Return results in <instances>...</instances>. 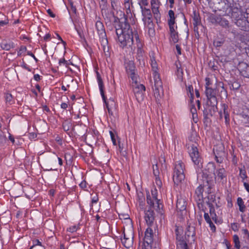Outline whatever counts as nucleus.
I'll list each match as a JSON object with an SVG mask.
<instances>
[{"label": "nucleus", "mask_w": 249, "mask_h": 249, "mask_svg": "<svg viewBox=\"0 0 249 249\" xmlns=\"http://www.w3.org/2000/svg\"><path fill=\"white\" fill-rule=\"evenodd\" d=\"M205 93L207 97V103L210 104L217 105L218 102L216 97L217 91L215 88H207V89H205Z\"/></svg>", "instance_id": "obj_15"}, {"label": "nucleus", "mask_w": 249, "mask_h": 249, "mask_svg": "<svg viewBox=\"0 0 249 249\" xmlns=\"http://www.w3.org/2000/svg\"><path fill=\"white\" fill-rule=\"evenodd\" d=\"M187 91L188 94H190V95L192 96L193 94H194V89L192 85H190L187 88Z\"/></svg>", "instance_id": "obj_64"}, {"label": "nucleus", "mask_w": 249, "mask_h": 249, "mask_svg": "<svg viewBox=\"0 0 249 249\" xmlns=\"http://www.w3.org/2000/svg\"><path fill=\"white\" fill-rule=\"evenodd\" d=\"M138 198L140 206L142 207L144 206L145 198L142 193L140 192L138 194Z\"/></svg>", "instance_id": "obj_49"}, {"label": "nucleus", "mask_w": 249, "mask_h": 249, "mask_svg": "<svg viewBox=\"0 0 249 249\" xmlns=\"http://www.w3.org/2000/svg\"><path fill=\"white\" fill-rule=\"evenodd\" d=\"M177 71L176 74L178 78L182 79L183 76V71L182 69L181 68V64L180 62H178V64L176 63Z\"/></svg>", "instance_id": "obj_34"}, {"label": "nucleus", "mask_w": 249, "mask_h": 249, "mask_svg": "<svg viewBox=\"0 0 249 249\" xmlns=\"http://www.w3.org/2000/svg\"><path fill=\"white\" fill-rule=\"evenodd\" d=\"M151 65L152 69L153 71H154V75L157 73H159L157 72L158 70V64L157 62L155 60V57H153L151 58Z\"/></svg>", "instance_id": "obj_42"}, {"label": "nucleus", "mask_w": 249, "mask_h": 249, "mask_svg": "<svg viewBox=\"0 0 249 249\" xmlns=\"http://www.w3.org/2000/svg\"><path fill=\"white\" fill-rule=\"evenodd\" d=\"M99 6L100 8H101L102 13H103L104 11L106 12L107 10V0H101L99 2Z\"/></svg>", "instance_id": "obj_40"}, {"label": "nucleus", "mask_w": 249, "mask_h": 249, "mask_svg": "<svg viewBox=\"0 0 249 249\" xmlns=\"http://www.w3.org/2000/svg\"><path fill=\"white\" fill-rule=\"evenodd\" d=\"M114 26L117 36L116 40L119 43L120 47H131L133 45V36L134 29L133 30L128 22L127 17L124 14V18H119L114 16Z\"/></svg>", "instance_id": "obj_1"}, {"label": "nucleus", "mask_w": 249, "mask_h": 249, "mask_svg": "<svg viewBox=\"0 0 249 249\" xmlns=\"http://www.w3.org/2000/svg\"><path fill=\"white\" fill-rule=\"evenodd\" d=\"M229 85L230 89L232 90H237L241 86L240 83L236 80H234L233 81H230Z\"/></svg>", "instance_id": "obj_37"}, {"label": "nucleus", "mask_w": 249, "mask_h": 249, "mask_svg": "<svg viewBox=\"0 0 249 249\" xmlns=\"http://www.w3.org/2000/svg\"><path fill=\"white\" fill-rule=\"evenodd\" d=\"M218 24L222 26L223 27H228L229 25V21L224 18L220 17Z\"/></svg>", "instance_id": "obj_48"}, {"label": "nucleus", "mask_w": 249, "mask_h": 249, "mask_svg": "<svg viewBox=\"0 0 249 249\" xmlns=\"http://www.w3.org/2000/svg\"><path fill=\"white\" fill-rule=\"evenodd\" d=\"M125 67L126 72L129 75L133 81H136L137 79V75L135 73L136 67L133 61H129L125 63Z\"/></svg>", "instance_id": "obj_18"}, {"label": "nucleus", "mask_w": 249, "mask_h": 249, "mask_svg": "<svg viewBox=\"0 0 249 249\" xmlns=\"http://www.w3.org/2000/svg\"><path fill=\"white\" fill-rule=\"evenodd\" d=\"M182 231H183V230L182 229V227H179L177 226H176V229H175L176 235L181 234Z\"/></svg>", "instance_id": "obj_63"}, {"label": "nucleus", "mask_w": 249, "mask_h": 249, "mask_svg": "<svg viewBox=\"0 0 249 249\" xmlns=\"http://www.w3.org/2000/svg\"><path fill=\"white\" fill-rule=\"evenodd\" d=\"M99 90L100 91L101 95L103 99V100H106V95L105 93V86L103 82V81H101L98 82Z\"/></svg>", "instance_id": "obj_33"}, {"label": "nucleus", "mask_w": 249, "mask_h": 249, "mask_svg": "<svg viewBox=\"0 0 249 249\" xmlns=\"http://www.w3.org/2000/svg\"><path fill=\"white\" fill-rule=\"evenodd\" d=\"M187 202L184 198L180 197L178 198L176 204L177 209L178 211L186 212Z\"/></svg>", "instance_id": "obj_23"}, {"label": "nucleus", "mask_w": 249, "mask_h": 249, "mask_svg": "<svg viewBox=\"0 0 249 249\" xmlns=\"http://www.w3.org/2000/svg\"><path fill=\"white\" fill-rule=\"evenodd\" d=\"M153 243V231L151 227H148L145 231L142 249H152Z\"/></svg>", "instance_id": "obj_13"}, {"label": "nucleus", "mask_w": 249, "mask_h": 249, "mask_svg": "<svg viewBox=\"0 0 249 249\" xmlns=\"http://www.w3.org/2000/svg\"><path fill=\"white\" fill-rule=\"evenodd\" d=\"M68 2L70 6L71 9H69V8H68V9L70 15V16L71 18L72 16L77 15V9L76 7L73 5V2L72 1V0H69L68 1Z\"/></svg>", "instance_id": "obj_31"}, {"label": "nucleus", "mask_w": 249, "mask_h": 249, "mask_svg": "<svg viewBox=\"0 0 249 249\" xmlns=\"http://www.w3.org/2000/svg\"><path fill=\"white\" fill-rule=\"evenodd\" d=\"M213 153H226L225 151V147L222 144L218 145L213 148Z\"/></svg>", "instance_id": "obj_44"}, {"label": "nucleus", "mask_w": 249, "mask_h": 249, "mask_svg": "<svg viewBox=\"0 0 249 249\" xmlns=\"http://www.w3.org/2000/svg\"><path fill=\"white\" fill-rule=\"evenodd\" d=\"M233 241L234 244V247L236 249H240L241 245L239 238L237 234L233 236Z\"/></svg>", "instance_id": "obj_46"}, {"label": "nucleus", "mask_w": 249, "mask_h": 249, "mask_svg": "<svg viewBox=\"0 0 249 249\" xmlns=\"http://www.w3.org/2000/svg\"><path fill=\"white\" fill-rule=\"evenodd\" d=\"M225 41L224 38H216L214 40L213 44L216 47H220L223 45Z\"/></svg>", "instance_id": "obj_47"}, {"label": "nucleus", "mask_w": 249, "mask_h": 249, "mask_svg": "<svg viewBox=\"0 0 249 249\" xmlns=\"http://www.w3.org/2000/svg\"><path fill=\"white\" fill-rule=\"evenodd\" d=\"M151 196H150L149 192L146 193V202L151 207L156 206L155 210L162 216L164 214L163 210V204H162V201L160 199H158V191L156 188L153 190L152 189L151 191Z\"/></svg>", "instance_id": "obj_3"}, {"label": "nucleus", "mask_w": 249, "mask_h": 249, "mask_svg": "<svg viewBox=\"0 0 249 249\" xmlns=\"http://www.w3.org/2000/svg\"><path fill=\"white\" fill-rule=\"evenodd\" d=\"M220 16H217L214 14H211L208 18V20L213 24H217Z\"/></svg>", "instance_id": "obj_38"}, {"label": "nucleus", "mask_w": 249, "mask_h": 249, "mask_svg": "<svg viewBox=\"0 0 249 249\" xmlns=\"http://www.w3.org/2000/svg\"><path fill=\"white\" fill-rule=\"evenodd\" d=\"M237 204L239 206V210L240 212L242 213H244L246 211V206L244 204V202L243 201L242 198L241 197H238L237 199Z\"/></svg>", "instance_id": "obj_32"}, {"label": "nucleus", "mask_w": 249, "mask_h": 249, "mask_svg": "<svg viewBox=\"0 0 249 249\" xmlns=\"http://www.w3.org/2000/svg\"><path fill=\"white\" fill-rule=\"evenodd\" d=\"M106 100H103L105 104L106 107L107 108L108 112L109 115H112L113 112L112 110L116 109V103L113 99L110 98L109 101H107V98L106 96Z\"/></svg>", "instance_id": "obj_22"}, {"label": "nucleus", "mask_w": 249, "mask_h": 249, "mask_svg": "<svg viewBox=\"0 0 249 249\" xmlns=\"http://www.w3.org/2000/svg\"><path fill=\"white\" fill-rule=\"evenodd\" d=\"M188 149L189 155L193 162L196 165H198L199 167H202L201 158L200 157L198 152L197 144H192L188 146Z\"/></svg>", "instance_id": "obj_10"}, {"label": "nucleus", "mask_w": 249, "mask_h": 249, "mask_svg": "<svg viewBox=\"0 0 249 249\" xmlns=\"http://www.w3.org/2000/svg\"><path fill=\"white\" fill-rule=\"evenodd\" d=\"M65 159L67 164H71L72 161V157L70 154L66 153L65 154Z\"/></svg>", "instance_id": "obj_55"}, {"label": "nucleus", "mask_w": 249, "mask_h": 249, "mask_svg": "<svg viewBox=\"0 0 249 249\" xmlns=\"http://www.w3.org/2000/svg\"><path fill=\"white\" fill-rule=\"evenodd\" d=\"M241 17L231 20L240 30L244 31L249 30V8L241 13Z\"/></svg>", "instance_id": "obj_5"}, {"label": "nucleus", "mask_w": 249, "mask_h": 249, "mask_svg": "<svg viewBox=\"0 0 249 249\" xmlns=\"http://www.w3.org/2000/svg\"><path fill=\"white\" fill-rule=\"evenodd\" d=\"M91 196H92V199H91V203L90 205L91 209H92L93 207V204L95 203H97L98 201L99 198L97 194H95L94 195L92 194Z\"/></svg>", "instance_id": "obj_57"}, {"label": "nucleus", "mask_w": 249, "mask_h": 249, "mask_svg": "<svg viewBox=\"0 0 249 249\" xmlns=\"http://www.w3.org/2000/svg\"><path fill=\"white\" fill-rule=\"evenodd\" d=\"M239 171V176L242 178V181L244 182V180L248 178L246 170L244 167V169L240 168Z\"/></svg>", "instance_id": "obj_52"}, {"label": "nucleus", "mask_w": 249, "mask_h": 249, "mask_svg": "<svg viewBox=\"0 0 249 249\" xmlns=\"http://www.w3.org/2000/svg\"><path fill=\"white\" fill-rule=\"evenodd\" d=\"M195 228L194 227H190L188 226L186 229V231H185V238L189 237L192 236V237H194L195 236Z\"/></svg>", "instance_id": "obj_30"}, {"label": "nucleus", "mask_w": 249, "mask_h": 249, "mask_svg": "<svg viewBox=\"0 0 249 249\" xmlns=\"http://www.w3.org/2000/svg\"><path fill=\"white\" fill-rule=\"evenodd\" d=\"M213 174H207L202 173V178L203 180V185L204 186H207V192L208 194H211L212 193V189L213 184Z\"/></svg>", "instance_id": "obj_16"}, {"label": "nucleus", "mask_w": 249, "mask_h": 249, "mask_svg": "<svg viewBox=\"0 0 249 249\" xmlns=\"http://www.w3.org/2000/svg\"><path fill=\"white\" fill-rule=\"evenodd\" d=\"M215 156V160L216 161V162L218 163H221L223 162L226 156V153H213Z\"/></svg>", "instance_id": "obj_29"}, {"label": "nucleus", "mask_w": 249, "mask_h": 249, "mask_svg": "<svg viewBox=\"0 0 249 249\" xmlns=\"http://www.w3.org/2000/svg\"><path fill=\"white\" fill-rule=\"evenodd\" d=\"M153 172L155 177H158L160 175V171L159 170L158 164L153 165Z\"/></svg>", "instance_id": "obj_56"}, {"label": "nucleus", "mask_w": 249, "mask_h": 249, "mask_svg": "<svg viewBox=\"0 0 249 249\" xmlns=\"http://www.w3.org/2000/svg\"><path fill=\"white\" fill-rule=\"evenodd\" d=\"M148 29V33L150 36H153L155 35L154 25L147 27Z\"/></svg>", "instance_id": "obj_59"}, {"label": "nucleus", "mask_w": 249, "mask_h": 249, "mask_svg": "<svg viewBox=\"0 0 249 249\" xmlns=\"http://www.w3.org/2000/svg\"><path fill=\"white\" fill-rule=\"evenodd\" d=\"M152 18L147 17L146 18H142V21H143L145 26L149 27L151 26V25H154Z\"/></svg>", "instance_id": "obj_50"}, {"label": "nucleus", "mask_w": 249, "mask_h": 249, "mask_svg": "<svg viewBox=\"0 0 249 249\" xmlns=\"http://www.w3.org/2000/svg\"><path fill=\"white\" fill-rule=\"evenodd\" d=\"M134 85H132L133 91L135 95L137 100L139 101V100H143V93L145 91V87L142 84H139L138 83L137 80L136 81H133Z\"/></svg>", "instance_id": "obj_14"}, {"label": "nucleus", "mask_w": 249, "mask_h": 249, "mask_svg": "<svg viewBox=\"0 0 249 249\" xmlns=\"http://www.w3.org/2000/svg\"><path fill=\"white\" fill-rule=\"evenodd\" d=\"M177 249H189L185 241H181V243H177Z\"/></svg>", "instance_id": "obj_51"}, {"label": "nucleus", "mask_w": 249, "mask_h": 249, "mask_svg": "<svg viewBox=\"0 0 249 249\" xmlns=\"http://www.w3.org/2000/svg\"><path fill=\"white\" fill-rule=\"evenodd\" d=\"M1 48L5 51H9L11 48H15V44L10 40H3L0 43Z\"/></svg>", "instance_id": "obj_26"}, {"label": "nucleus", "mask_w": 249, "mask_h": 249, "mask_svg": "<svg viewBox=\"0 0 249 249\" xmlns=\"http://www.w3.org/2000/svg\"><path fill=\"white\" fill-rule=\"evenodd\" d=\"M132 36H133V42H134V39H135L136 43L137 44L138 48L136 55V59L139 62L140 65H142V63L144 65V51L142 49V44L141 40L139 38L138 31L136 29H134V33H133V35Z\"/></svg>", "instance_id": "obj_9"}, {"label": "nucleus", "mask_w": 249, "mask_h": 249, "mask_svg": "<svg viewBox=\"0 0 249 249\" xmlns=\"http://www.w3.org/2000/svg\"><path fill=\"white\" fill-rule=\"evenodd\" d=\"M215 178H217L222 183L226 182L227 177V172L224 168H220L217 169L215 172Z\"/></svg>", "instance_id": "obj_19"}, {"label": "nucleus", "mask_w": 249, "mask_h": 249, "mask_svg": "<svg viewBox=\"0 0 249 249\" xmlns=\"http://www.w3.org/2000/svg\"><path fill=\"white\" fill-rule=\"evenodd\" d=\"M170 34V42L174 44L178 42L179 40V36L178 32L169 34Z\"/></svg>", "instance_id": "obj_35"}, {"label": "nucleus", "mask_w": 249, "mask_h": 249, "mask_svg": "<svg viewBox=\"0 0 249 249\" xmlns=\"http://www.w3.org/2000/svg\"><path fill=\"white\" fill-rule=\"evenodd\" d=\"M156 206L150 207L149 206L148 210L145 211L144 219L148 227H152L153 225L155 220V213L154 209L155 210Z\"/></svg>", "instance_id": "obj_17"}, {"label": "nucleus", "mask_w": 249, "mask_h": 249, "mask_svg": "<svg viewBox=\"0 0 249 249\" xmlns=\"http://www.w3.org/2000/svg\"><path fill=\"white\" fill-rule=\"evenodd\" d=\"M215 165L213 162H209L206 166L202 173L213 174L215 176Z\"/></svg>", "instance_id": "obj_25"}, {"label": "nucleus", "mask_w": 249, "mask_h": 249, "mask_svg": "<svg viewBox=\"0 0 249 249\" xmlns=\"http://www.w3.org/2000/svg\"><path fill=\"white\" fill-rule=\"evenodd\" d=\"M222 109L223 110V113H222L221 111L219 112L220 118L221 119L224 117L226 124L229 125L230 124V118L228 106L225 104H224L222 105Z\"/></svg>", "instance_id": "obj_21"}, {"label": "nucleus", "mask_w": 249, "mask_h": 249, "mask_svg": "<svg viewBox=\"0 0 249 249\" xmlns=\"http://www.w3.org/2000/svg\"><path fill=\"white\" fill-rule=\"evenodd\" d=\"M169 18L168 20V23L175 24L176 17L175 13L172 10H170L168 12Z\"/></svg>", "instance_id": "obj_41"}, {"label": "nucleus", "mask_w": 249, "mask_h": 249, "mask_svg": "<svg viewBox=\"0 0 249 249\" xmlns=\"http://www.w3.org/2000/svg\"><path fill=\"white\" fill-rule=\"evenodd\" d=\"M59 65H61L62 64H63L65 66V67L66 68H67L68 69H69L70 70H71V69L69 68V65H73V63H72V62H71L70 60H69V61L66 60L64 57L61 58L59 60Z\"/></svg>", "instance_id": "obj_45"}, {"label": "nucleus", "mask_w": 249, "mask_h": 249, "mask_svg": "<svg viewBox=\"0 0 249 249\" xmlns=\"http://www.w3.org/2000/svg\"><path fill=\"white\" fill-rule=\"evenodd\" d=\"M140 5L142 11V18H146L147 17L152 18V15L149 9L143 7L141 3H140Z\"/></svg>", "instance_id": "obj_28"}, {"label": "nucleus", "mask_w": 249, "mask_h": 249, "mask_svg": "<svg viewBox=\"0 0 249 249\" xmlns=\"http://www.w3.org/2000/svg\"><path fill=\"white\" fill-rule=\"evenodd\" d=\"M123 238H121V242L123 246L126 249H130L133 245L134 231L133 230H130L123 233Z\"/></svg>", "instance_id": "obj_12"}, {"label": "nucleus", "mask_w": 249, "mask_h": 249, "mask_svg": "<svg viewBox=\"0 0 249 249\" xmlns=\"http://www.w3.org/2000/svg\"><path fill=\"white\" fill-rule=\"evenodd\" d=\"M109 133H110L111 139V140H112L113 145H116L117 142H116V140L115 139V136L114 134L113 133V132L112 131H110Z\"/></svg>", "instance_id": "obj_61"}, {"label": "nucleus", "mask_w": 249, "mask_h": 249, "mask_svg": "<svg viewBox=\"0 0 249 249\" xmlns=\"http://www.w3.org/2000/svg\"><path fill=\"white\" fill-rule=\"evenodd\" d=\"M192 18L193 20V25H202L199 14L196 10L193 11Z\"/></svg>", "instance_id": "obj_27"}, {"label": "nucleus", "mask_w": 249, "mask_h": 249, "mask_svg": "<svg viewBox=\"0 0 249 249\" xmlns=\"http://www.w3.org/2000/svg\"><path fill=\"white\" fill-rule=\"evenodd\" d=\"M95 27L100 37L101 45L105 48L106 45L108 43V40L104 24L102 22L98 20L96 22ZM104 49L105 50V48Z\"/></svg>", "instance_id": "obj_11"}, {"label": "nucleus", "mask_w": 249, "mask_h": 249, "mask_svg": "<svg viewBox=\"0 0 249 249\" xmlns=\"http://www.w3.org/2000/svg\"><path fill=\"white\" fill-rule=\"evenodd\" d=\"M209 7L213 12L217 11H223L228 16L229 12V5L227 3L226 0H208Z\"/></svg>", "instance_id": "obj_7"}, {"label": "nucleus", "mask_w": 249, "mask_h": 249, "mask_svg": "<svg viewBox=\"0 0 249 249\" xmlns=\"http://www.w3.org/2000/svg\"><path fill=\"white\" fill-rule=\"evenodd\" d=\"M206 204L210 208L209 213L210 215L213 214L214 213H215L213 204L209 202H206Z\"/></svg>", "instance_id": "obj_58"}, {"label": "nucleus", "mask_w": 249, "mask_h": 249, "mask_svg": "<svg viewBox=\"0 0 249 249\" xmlns=\"http://www.w3.org/2000/svg\"><path fill=\"white\" fill-rule=\"evenodd\" d=\"M205 186L200 184L197 187L195 191V199L196 201H202L203 200V193L204 192V187Z\"/></svg>", "instance_id": "obj_24"}, {"label": "nucleus", "mask_w": 249, "mask_h": 249, "mask_svg": "<svg viewBox=\"0 0 249 249\" xmlns=\"http://www.w3.org/2000/svg\"><path fill=\"white\" fill-rule=\"evenodd\" d=\"M204 109L203 110V124L205 128L210 126L212 120L211 117L215 112L217 109V105L206 103L203 106Z\"/></svg>", "instance_id": "obj_4"}, {"label": "nucleus", "mask_w": 249, "mask_h": 249, "mask_svg": "<svg viewBox=\"0 0 249 249\" xmlns=\"http://www.w3.org/2000/svg\"><path fill=\"white\" fill-rule=\"evenodd\" d=\"M184 168V164L182 162H179L175 164L173 176V180L175 185H178L184 180L185 178Z\"/></svg>", "instance_id": "obj_6"}, {"label": "nucleus", "mask_w": 249, "mask_h": 249, "mask_svg": "<svg viewBox=\"0 0 249 249\" xmlns=\"http://www.w3.org/2000/svg\"><path fill=\"white\" fill-rule=\"evenodd\" d=\"M212 193V192L211 194H208V196H207V198L208 200L206 201V202H209L212 204L214 203L215 205L218 207L216 202V196L214 194H211Z\"/></svg>", "instance_id": "obj_43"}, {"label": "nucleus", "mask_w": 249, "mask_h": 249, "mask_svg": "<svg viewBox=\"0 0 249 249\" xmlns=\"http://www.w3.org/2000/svg\"><path fill=\"white\" fill-rule=\"evenodd\" d=\"M5 99L6 102L9 103L10 105L13 104V96L11 93H7L5 94Z\"/></svg>", "instance_id": "obj_54"}, {"label": "nucleus", "mask_w": 249, "mask_h": 249, "mask_svg": "<svg viewBox=\"0 0 249 249\" xmlns=\"http://www.w3.org/2000/svg\"><path fill=\"white\" fill-rule=\"evenodd\" d=\"M238 70L244 77L249 78V65L245 62H240L238 65Z\"/></svg>", "instance_id": "obj_20"}, {"label": "nucleus", "mask_w": 249, "mask_h": 249, "mask_svg": "<svg viewBox=\"0 0 249 249\" xmlns=\"http://www.w3.org/2000/svg\"><path fill=\"white\" fill-rule=\"evenodd\" d=\"M190 111H191V113L192 114V117H193L194 121L195 123H196L197 121L198 120L197 113L196 109V108L195 107V105L194 104H192L191 105V107L190 108Z\"/></svg>", "instance_id": "obj_39"}, {"label": "nucleus", "mask_w": 249, "mask_h": 249, "mask_svg": "<svg viewBox=\"0 0 249 249\" xmlns=\"http://www.w3.org/2000/svg\"><path fill=\"white\" fill-rule=\"evenodd\" d=\"M154 86L153 87L156 102L160 103V100L164 95L162 82L160 78L159 73L154 75Z\"/></svg>", "instance_id": "obj_8"}, {"label": "nucleus", "mask_w": 249, "mask_h": 249, "mask_svg": "<svg viewBox=\"0 0 249 249\" xmlns=\"http://www.w3.org/2000/svg\"><path fill=\"white\" fill-rule=\"evenodd\" d=\"M227 4L229 5L228 16L232 20L241 17V13H243V8L246 7L245 0H226Z\"/></svg>", "instance_id": "obj_2"}, {"label": "nucleus", "mask_w": 249, "mask_h": 249, "mask_svg": "<svg viewBox=\"0 0 249 249\" xmlns=\"http://www.w3.org/2000/svg\"><path fill=\"white\" fill-rule=\"evenodd\" d=\"M169 27V34L177 32L175 29V24L168 23Z\"/></svg>", "instance_id": "obj_62"}, {"label": "nucleus", "mask_w": 249, "mask_h": 249, "mask_svg": "<svg viewBox=\"0 0 249 249\" xmlns=\"http://www.w3.org/2000/svg\"><path fill=\"white\" fill-rule=\"evenodd\" d=\"M119 150L122 156L126 157L127 156V152L125 148L124 147V144L120 142V139H119L118 140Z\"/></svg>", "instance_id": "obj_36"}, {"label": "nucleus", "mask_w": 249, "mask_h": 249, "mask_svg": "<svg viewBox=\"0 0 249 249\" xmlns=\"http://www.w3.org/2000/svg\"><path fill=\"white\" fill-rule=\"evenodd\" d=\"M72 125L70 122H65L62 124V127L65 131L67 132L68 134H69V133L68 132V131L70 130L71 127Z\"/></svg>", "instance_id": "obj_53"}, {"label": "nucleus", "mask_w": 249, "mask_h": 249, "mask_svg": "<svg viewBox=\"0 0 249 249\" xmlns=\"http://www.w3.org/2000/svg\"><path fill=\"white\" fill-rule=\"evenodd\" d=\"M196 202H197V206L199 208V209H201V211L205 212L206 208H203L204 200H203L202 201H196Z\"/></svg>", "instance_id": "obj_60"}]
</instances>
